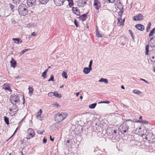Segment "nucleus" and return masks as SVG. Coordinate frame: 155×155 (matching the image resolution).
I'll return each instance as SVG.
<instances>
[{
    "label": "nucleus",
    "instance_id": "nucleus-44",
    "mask_svg": "<svg viewBox=\"0 0 155 155\" xmlns=\"http://www.w3.org/2000/svg\"><path fill=\"white\" fill-rule=\"evenodd\" d=\"M18 127L16 129V130H15V132L14 133V134H13L8 139V140H7V141H8L9 140V139L10 138H11L16 133V131H17V130H18Z\"/></svg>",
    "mask_w": 155,
    "mask_h": 155
},
{
    "label": "nucleus",
    "instance_id": "nucleus-35",
    "mask_svg": "<svg viewBox=\"0 0 155 155\" xmlns=\"http://www.w3.org/2000/svg\"><path fill=\"white\" fill-rule=\"evenodd\" d=\"M48 0H40V2L41 4H45L47 3Z\"/></svg>",
    "mask_w": 155,
    "mask_h": 155
},
{
    "label": "nucleus",
    "instance_id": "nucleus-15",
    "mask_svg": "<svg viewBox=\"0 0 155 155\" xmlns=\"http://www.w3.org/2000/svg\"><path fill=\"white\" fill-rule=\"evenodd\" d=\"M135 28L139 30L143 31L144 29V26L140 24L136 25H135Z\"/></svg>",
    "mask_w": 155,
    "mask_h": 155
},
{
    "label": "nucleus",
    "instance_id": "nucleus-49",
    "mask_svg": "<svg viewBox=\"0 0 155 155\" xmlns=\"http://www.w3.org/2000/svg\"><path fill=\"white\" fill-rule=\"evenodd\" d=\"M36 35V34L35 32H33L31 34V35L33 36H35Z\"/></svg>",
    "mask_w": 155,
    "mask_h": 155
},
{
    "label": "nucleus",
    "instance_id": "nucleus-39",
    "mask_svg": "<svg viewBox=\"0 0 155 155\" xmlns=\"http://www.w3.org/2000/svg\"><path fill=\"white\" fill-rule=\"evenodd\" d=\"M74 23L75 25L76 26V27H78L79 25L78 22H77L76 19H74Z\"/></svg>",
    "mask_w": 155,
    "mask_h": 155
},
{
    "label": "nucleus",
    "instance_id": "nucleus-55",
    "mask_svg": "<svg viewBox=\"0 0 155 155\" xmlns=\"http://www.w3.org/2000/svg\"><path fill=\"white\" fill-rule=\"evenodd\" d=\"M139 118L140 120H142V116H140Z\"/></svg>",
    "mask_w": 155,
    "mask_h": 155
},
{
    "label": "nucleus",
    "instance_id": "nucleus-7",
    "mask_svg": "<svg viewBox=\"0 0 155 155\" xmlns=\"http://www.w3.org/2000/svg\"><path fill=\"white\" fill-rule=\"evenodd\" d=\"M87 1V0H78L77 5L79 8L83 7L86 4Z\"/></svg>",
    "mask_w": 155,
    "mask_h": 155
},
{
    "label": "nucleus",
    "instance_id": "nucleus-27",
    "mask_svg": "<svg viewBox=\"0 0 155 155\" xmlns=\"http://www.w3.org/2000/svg\"><path fill=\"white\" fill-rule=\"evenodd\" d=\"M4 120L5 122L7 125H8L9 124V118L8 117L6 116H5L4 117Z\"/></svg>",
    "mask_w": 155,
    "mask_h": 155
},
{
    "label": "nucleus",
    "instance_id": "nucleus-46",
    "mask_svg": "<svg viewBox=\"0 0 155 155\" xmlns=\"http://www.w3.org/2000/svg\"><path fill=\"white\" fill-rule=\"evenodd\" d=\"M152 136V134H147V135L146 136V139H147L148 138V136Z\"/></svg>",
    "mask_w": 155,
    "mask_h": 155
},
{
    "label": "nucleus",
    "instance_id": "nucleus-1",
    "mask_svg": "<svg viewBox=\"0 0 155 155\" xmlns=\"http://www.w3.org/2000/svg\"><path fill=\"white\" fill-rule=\"evenodd\" d=\"M68 116L66 112H62L56 114L54 117L55 121L58 123H60L64 120Z\"/></svg>",
    "mask_w": 155,
    "mask_h": 155
},
{
    "label": "nucleus",
    "instance_id": "nucleus-9",
    "mask_svg": "<svg viewBox=\"0 0 155 155\" xmlns=\"http://www.w3.org/2000/svg\"><path fill=\"white\" fill-rule=\"evenodd\" d=\"M120 127H122L121 130L123 131L124 133L127 131L129 129V127L126 122H123L122 125L120 126Z\"/></svg>",
    "mask_w": 155,
    "mask_h": 155
},
{
    "label": "nucleus",
    "instance_id": "nucleus-61",
    "mask_svg": "<svg viewBox=\"0 0 155 155\" xmlns=\"http://www.w3.org/2000/svg\"><path fill=\"white\" fill-rule=\"evenodd\" d=\"M126 121H132V120L131 119H128L126 120Z\"/></svg>",
    "mask_w": 155,
    "mask_h": 155
},
{
    "label": "nucleus",
    "instance_id": "nucleus-14",
    "mask_svg": "<svg viewBox=\"0 0 155 155\" xmlns=\"http://www.w3.org/2000/svg\"><path fill=\"white\" fill-rule=\"evenodd\" d=\"M149 44L151 47H155V36L152 37L150 39Z\"/></svg>",
    "mask_w": 155,
    "mask_h": 155
},
{
    "label": "nucleus",
    "instance_id": "nucleus-32",
    "mask_svg": "<svg viewBox=\"0 0 155 155\" xmlns=\"http://www.w3.org/2000/svg\"><path fill=\"white\" fill-rule=\"evenodd\" d=\"M151 26V22H150L148 23V25L147 27L146 31L147 32H148L149 30L150 29Z\"/></svg>",
    "mask_w": 155,
    "mask_h": 155
},
{
    "label": "nucleus",
    "instance_id": "nucleus-56",
    "mask_svg": "<svg viewBox=\"0 0 155 155\" xmlns=\"http://www.w3.org/2000/svg\"><path fill=\"white\" fill-rule=\"evenodd\" d=\"M92 62H93V61H92V60H91L90 61V63H89V64L92 65Z\"/></svg>",
    "mask_w": 155,
    "mask_h": 155
},
{
    "label": "nucleus",
    "instance_id": "nucleus-21",
    "mask_svg": "<svg viewBox=\"0 0 155 155\" xmlns=\"http://www.w3.org/2000/svg\"><path fill=\"white\" fill-rule=\"evenodd\" d=\"M12 40L14 41L15 43L17 44L21 43L22 41L19 38H13Z\"/></svg>",
    "mask_w": 155,
    "mask_h": 155
},
{
    "label": "nucleus",
    "instance_id": "nucleus-41",
    "mask_svg": "<svg viewBox=\"0 0 155 155\" xmlns=\"http://www.w3.org/2000/svg\"><path fill=\"white\" fill-rule=\"evenodd\" d=\"M96 35L98 37H102V35L101 34H100L98 31L96 32Z\"/></svg>",
    "mask_w": 155,
    "mask_h": 155
},
{
    "label": "nucleus",
    "instance_id": "nucleus-62",
    "mask_svg": "<svg viewBox=\"0 0 155 155\" xmlns=\"http://www.w3.org/2000/svg\"><path fill=\"white\" fill-rule=\"evenodd\" d=\"M100 103H104V101H102L100 102Z\"/></svg>",
    "mask_w": 155,
    "mask_h": 155
},
{
    "label": "nucleus",
    "instance_id": "nucleus-59",
    "mask_svg": "<svg viewBox=\"0 0 155 155\" xmlns=\"http://www.w3.org/2000/svg\"><path fill=\"white\" fill-rule=\"evenodd\" d=\"M114 133L115 134H116V133H117V130H114Z\"/></svg>",
    "mask_w": 155,
    "mask_h": 155
},
{
    "label": "nucleus",
    "instance_id": "nucleus-40",
    "mask_svg": "<svg viewBox=\"0 0 155 155\" xmlns=\"http://www.w3.org/2000/svg\"><path fill=\"white\" fill-rule=\"evenodd\" d=\"M45 132L44 130H43L42 131H41L40 130H38L37 131L38 134H42L43 132Z\"/></svg>",
    "mask_w": 155,
    "mask_h": 155
},
{
    "label": "nucleus",
    "instance_id": "nucleus-50",
    "mask_svg": "<svg viewBox=\"0 0 155 155\" xmlns=\"http://www.w3.org/2000/svg\"><path fill=\"white\" fill-rule=\"evenodd\" d=\"M140 80L144 81V82H146L147 83H148L147 81H146L145 80H144V79H143L142 78H140Z\"/></svg>",
    "mask_w": 155,
    "mask_h": 155
},
{
    "label": "nucleus",
    "instance_id": "nucleus-10",
    "mask_svg": "<svg viewBox=\"0 0 155 155\" xmlns=\"http://www.w3.org/2000/svg\"><path fill=\"white\" fill-rule=\"evenodd\" d=\"M72 11L73 14L77 16H80V12L79 9L77 7H73L72 8Z\"/></svg>",
    "mask_w": 155,
    "mask_h": 155
},
{
    "label": "nucleus",
    "instance_id": "nucleus-53",
    "mask_svg": "<svg viewBox=\"0 0 155 155\" xmlns=\"http://www.w3.org/2000/svg\"><path fill=\"white\" fill-rule=\"evenodd\" d=\"M91 65H92L90 64H89V68H89L91 70V69H92Z\"/></svg>",
    "mask_w": 155,
    "mask_h": 155
},
{
    "label": "nucleus",
    "instance_id": "nucleus-54",
    "mask_svg": "<svg viewBox=\"0 0 155 155\" xmlns=\"http://www.w3.org/2000/svg\"><path fill=\"white\" fill-rule=\"evenodd\" d=\"M50 140L52 141H53L54 140V138H52V137H51V135H50Z\"/></svg>",
    "mask_w": 155,
    "mask_h": 155
},
{
    "label": "nucleus",
    "instance_id": "nucleus-47",
    "mask_svg": "<svg viewBox=\"0 0 155 155\" xmlns=\"http://www.w3.org/2000/svg\"><path fill=\"white\" fill-rule=\"evenodd\" d=\"M47 141V140L45 138H44L43 139V143H46Z\"/></svg>",
    "mask_w": 155,
    "mask_h": 155
},
{
    "label": "nucleus",
    "instance_id": "nucleus-20",
    "mask_svg": "<svg viewBox=\"0 0 155 155\" xmlns=\"http://www.w3.org/2000/svg\"><path fill=\"white\" fill-rule=\"evenodd\" d=\"M10 63L11 64V66L12 67L14 68L15 67L16 64V62L13 59V58H12L11 61H10Z\"/></svg>",
    "mask_w": 155,
    "mask_h": 155
},
{
    "label": "nucleus",
    "instance_id": "nucleus-16",
    "mask_svg": "<svg viewBox=\"0 0 155 155\" xmlns=\"http://www.w3.org/2000/svg\"><path fill=\"white\" fill-rule=\"evenodd\" d=\"M87 13L85 14H84L78 17V18H79V20L82 21H85L86 20L87 18Z\"/></svg>",
    "mask_w": 155,
    "mask_h": 155
},
{
    "label": "nucleus",
    "instance_id": "nucleus-11",
    "mask_svg": "<svg viewBox=\"0 0 155 155\" xmlns=\"http://www.w3.org/2000/svg\"><path fill=\"white\" fill-rule=\"evenodd\" d=\"M143 19V16L141 14H139L137 15L134 16L133 18V19L135 21H140Z\"/></svg>",
    "mask_w": 155,
    "mask_h": 155
},
{
    "label": "nucleus",
    "instance_id": "nucleus-57",
    "mask_svg": "<svg viewBox=\"0 0 155 155\" xmlns=\"http://www.w3.org/2000/svg\"><path fill=\"white\" fill-rule=\"evenodd\" d=\"M23 104H24L25 103V97H24V95H23Z\"/></svg>",
    "mask_w": 155,
    "mask_h": 155
},
{
    "label": "nucleus",
    "instance_id": "nucleus-48",
    "mask_svg": "<svg viewBox=\"0 0 155 155\" xmlns=\"http://www.w3.org/2000/svg\"><path fill=\"white\" fill-rule=\"evenodd\" d=\"M69 3V5L70 6H71L73 5V3H70L69 2V1H68Z\"/></svg>",
    "mask_w": 155,
    "mask_h": 155
},
{
    "label": "nucleus",
    "instance_id": "nucleus-29",
    "mask_svg": "<svg viewBox=\"0 0 155 155\" xmlns=\"http://www.w3.org/2000/svg\"><path fill=\"white\" fill-rule=\"evenodd\" d=\"M149 46L148 45H147L145 47V50H146V52H145V54L146 55H147L148 54V53L149 51Z\"/></svg>",
    "mask_w": 155,
    "mask_h": 155
},
{
    "label": "nucleus",
    "instance_id": "nucleus-37",
    "mask_svg": "<svg viewBox=\"0 0 155 155\" xmlns=\"http://www.w3.org/2000/svg\"><path fill=\"white\" fill-rule=\"evenodd\" d=\"M30 49H25L21 51V52L20 53V54L21 55H22V54H23L26 51L29 50Z\"/></svg>",
    "mask_w": 155,
    "mask_h": 155
},
{
    "label": "nucleus",
    "instance_id": "nucleus-31",
    "mask_svg": "<svg viewBox=\"0 0 155 155\" xmlns=\"http://www.w3.org/2000/svg\"><path fill=\"white\" fill-rule=\"evenodd\" d=\"M96 105V103L92 104L89 105V107L90 109H93L95 108Z\"/></svg>",
    "mask_w": 155,
    "mask_h": 155
},
{
    "label": "nucleus",
    "instance_id": "nucleus-43",
    "mask_svg": "<svg viewBox=\"0 0 155 155\" xmlns=\"http://www.w3.org/2000/svg\"><path fill=\"white\" fill-rule=\"evenodd\" d=\"M53 105H54L55 106L57 107H58V106H60L59 105L58 103L56 102L54 103Z\"/></svg>",
    "mask_w": 155,
    "mask_h": 155
},
{
    "label": "nucleus",
    "instance_id": "nucleus-4",
    "mask_svg": "<svg viewBox=\"0 0 155 155\" xmlns=\"http://www.w3.org/2000/svg\"><path fill=\"white\" fill-rule=\"evenodd\" d=\"M10 98L11 102L13 104H16L19 103V97L18 95L12 94Z\"/></svg>",
    "mask_w": 155,
    "mask_h": 155
},
{
    "label": "nucleus",
    "instance_id": "nucleus-36",
    "mask_svg": "<svg viewBox=\"0 0 155 155\" xmlns=\"http://www.w3.org/2000/svg\"><path fill=\"white\" fill-rule=\"evenodd\" d=\"M54 81V77L53 75H51L50 78L48 80V81Z\"/></svg>",
    "mask_w": 155,
    "mask_h": 155
},
{
    "label": "nucleus",
    "instance_id": "nucleus-2",
    "mask_svg": "<svg viewBox=\"0 0 155 155\" xmlns=\"http://www.w3.org/2000/svg\"><path fill=\"white\" fill-rule=\"evenodd\" d=\"M18 12L21 16L26 15L28 13V10L26 5L23 3L20 4L18 7Z\"/></svg>",
    "mask_w": 155,
    "mask_h": 155
},
{
    "label": "nucleus",
    "instance_id": "nucleus-30",
    "mask_svg": "<svg viewBox=\"0 0 155 155\" xmlns=\"http://www.w3.org/2000/svg\"><path fill=\"white\" fill-rule=\"evenodd\" d=\"M62 76L64 78L66 79L67 78H68L67 74L64 71H63L61 74Z\"/></svg>",
    "mask_w": 155,
    "mask_h": 155
},
{
    "label": "nucleus",
    "instance_id": "nucleus-13",
    "mask_svg": "<svg viewBox=\"0 0 155 155\" xmlns=\"http://www.w3.org/2000/svg\"><path fill=\"white\" fill-rule=\"evenodd\" d=\"M125 19L122 20L120 18H118V22H117V25L121 27H122L124 25Z\"/></svg>",
    "mask_w": 155,
    "mask_h": 155
},
{
    "label": "nucleus",
    "instance_id": "nucleus-52",
    "mask_svg": "<svg viewBox=\"0 0 155 155\" xmlns=\"http://www.w3.org/2000/svg\"><path fill=\"white\" fill-rule=\"evenodd\" d=\"M129 31L130 33V34L131 35V36H132L133 33H132V31H131V30H129Z\"/></svg>",
    "mask_w": 155,
    "mask_h": 155
},
{
    "label": "nucleus",
    "instance_id": "nucleus-45",
    "mask_svg": "<svg viewBox=\"0 0 155 155\" xmlns=\"http://www.w3.org/2000/svg\"><path fill=\"white\" fill-rule=\"evenodd\" d=\"M10 7L11 8V10L13 11V8L14 7V6L12 4H10Z\"/></svg>",
    "mask_w": 155,
    "mask_h": 155
},
{
    "label": "nucleus",
    "instance_id": "nucleus-6",
    "mask_svg": "<svg viewBox=\"0 0 155 155\" xmlns=\"http://www.w3.org/2000/svg\"><path fill=\"white\" fill-rule=\"evenodd\" d=\"M93 6L97 10H99L101 7V4L100 0H94Z\"/></svg>",
    "mask_w": 155,
    "mask_h": 155
},
{
    "label": "nucleus",
    "instance_id": "nucleus-58",
    "mask_svg": "<svg viewBox=\"0 0 155 155\" xmlns=\"http://www.w3.org/2000/svg\"><path fill=\"white\" fill-rule=\"evenodd\" d=\"M79 94V92L77 93L76 94V95L77 97H78Z\"/></svg>",
    "mask_w": 155,
    "mask_h": 155
},
{
    "label": "nucleus",
    "instance_id": "nucleus-8",
    "mask_svg": "<svg viewBox=\"0 0 155 155\" xmlns=\"http://www.w3.org/2000/svg\"><path fill=\"white\" fill-rule=\"evenodd\" d=\"M2 88L5 91H7L11 92L12 91L11 88L10 84L9 83H5L2 86Z\"/></svg>",
    "mask_w": 155,
    "mask_h": 155
},
{
    "label": "nucleus",
    "instance_id": "nucleus-5",
    "mask_svg": "<svg viewBox=\"0 0 155 155\" xmlns=\"http://www.w3.org/2000/svg\"><path fill=\"white\" fill-rule=\"evenodd\" d=\"M10 112L9 114L11 116H13L16 114L18 111V107L16 105H13L12 108H10L9 109Z\"/></svg>",
    "mask_w": 155,
    "mask_h": 155
},
{
    "label": "nucleus",
    "instance_id": "nucleus-26",
    "mask_svg": "<svg viewBox=\"0 0 155 155\" xmlns=\"http://www.w3.org/2000/svg\"><path fill=\"white\" fill-rule=\"evenodd\" d=\"M133 92L134 94H137L138 95H140L142 93V92H141L140 91L135 89L133 91Z\"/></svg>",
    "mask_w": 155,
    "mask_h": 155
},
{
    "label": "nucleus",
    "instance_id": "nucleus-63",
    "mask_svg": "<svg viewBox=\"0 0 155 155\" xmlns=\"http://www.w3.org/2000/svg\"><path fill=\"white\" fill-rule=\"evenodd\" d=\"M63 87V85H62V86H61L60 87L61 88H62Z\"/></svg>",
    "mask_w": 155,
    "mask_h": 155
},
{
    "label": "nucleus",
    "instance_id": "nucleus-17",
    "mask_svg": "<svg viewBox=\"0 0 155 155\" xmlns=\"http://www.w3.org/2000/svg\"><path fill=\"white\" fill-rule=\"evenodd\" d=\"M36 0H27V4L29 6H32L35 4Z\"/></svg>",
    "mask_w": 155,
    "mask_h": 155
},
{
    "label": "nucleus",
    "instance_id": "nucleus-3",
    "mask_svg": "<svg viewBox=\"0 0 155 155\" xmlns=\"http://www.w3.org/2000/svg\"><path fill=\"white\" fill-rule=\"evenodd\" d=\"M26 138L30 140L35 136V131L31 128H28L26 132Z\"/></svg>",
    "mask_w": 155,
    "mask_h": 155
},
{
    "label": "nucleus",
    "instance_id": "nucleus-23",
    "mask_svg": "<svg viewBox=\"0 0 155 155\" xmlns=\"http://www.w3.org/2000/svg\"><path fill=\"white\" fill-rule=\"evenodd\" d=\"M91 70L88 68L86 67L84 68L83 72L85 74H87L89 73Z\"/></svg>",
    "mask_w": 155,
    "mask_h": 155
},
{
    "label": "nucleus",
    "instance_id": "nucleus-19",
    "mask_svg": "<svg viewBox=\"0 0 155 155\" xmlns=\"http://www.w3.org/2000/svg\"><path fill=\"white\" fill-rule=\"evenodd\" d=\"M42 112V111L41 109H40L39 111L38 112L37 114L36 115V117L37 118L40 120H42V119H41V115Z\"/></svg>",
    "mask_w": 155,
    "mask_h": 155
},
{
    "label": "nucleus",
    "instance_id": "nucleus-22",
    "mask_svg": "<svg viewBox=\"0 0 155 155\" xmlns=\"http://www.w3.org/2000/svg\"><path fill=\"white\" fill-rule=\"evenodd\" d=\"M135 122L145 124H147L148 123V122L146 120H136L135 121Z\"/></svg>",
    "mask_w": 155,
    "mask_h": 155
},
{
    "label": "nucleus",
    "instance_id": "nucleus-18",
    "mask_svg": "<svg viewBox=\"0 0 155 155\" xmlns=\"http://www.w3.org/2000/svg\"><path fill=\"white\" fill-rule=\"evenodd\" d=\"M150 57L151 61L155 62V52L151 53L150 54Z\"/></svg>",
    "mask_w": 155,
    "mask_h": 155
},
{
    "label": "nucleus",
    "instance_id": "nucleus-28",
    "mask_svg": "<svg viewBox=\"0 0 155 155\" xmlns=\"http://www.w3.org/2000/svg\"><path fill=\"white\" fill-rule=\"evenodd\" d=\"M99 82H104L106 83H107L108 81L107 80L106 78H101L99 80Z\"/></svg>",
    "mask_w": 155,
    "mask_h": 155
},
{
    "label": "nucleus",
    "instance_id": "nucleus-51",
    "mask_svg": "<svg viewBox=\"0 0 155 155\" xmlns=\"http://www.w3.org/2000/svg\"><path fill=\"white\" fill-rule=\"evenodd\" d=\"M110 103V101H104V103L109 104Z\"/></svg>",
    "mask_w": 155,
    "mask_h": 155
},
{
    "label": "nucleus",
    "instance_id": "nucleus-38",
    "mask_svg": "<svg viewBox=\"0 0 155 155\" xmlns=\"http://www.w3.org/2000/svg\"><path fill=\"white\" fill-rule=\"evenodd\" d=\"M54 92H50L49 93H48V95L49 97L54 96Z\"/></svg>",
    "mask_w": 155,
    "mask_h": 155
},
{
    "label": "nucleus",
    "instance_id": "nucleus-42",
    "mask_svg": "<svg viewBox=\"0 0 155 155\" xmlns=\"http://www.w3.org/2000/svg\"><path fill=\"white\" fill-rule=\"evenodd\" d=\"M115 0H105V1L108 3H113Z\"/></svg>",
    "mask_w": 155,
    "mask_h": 155
},
{
    "label": "nucleus",
    "instance_id": "nucleus-25",
    "mask_svg": "<svg viewBox=\"0 0 155 155\" xmlns=\"http://www.w3.org/2000/svg\"><path fill=\"white\" fill-rule=\"evenodd\" d=\"M155 33V28H153V29H152L150 32L149 34V36L150 37L152 36H153L154 33Z\"/></svg>",
    "mask_w": 155,
    "mask_h": 155
},
{
    "label": "nucleus",
    "instance_id": "nucleus-60",
    "mask_svg": "<svg viewBox=\"0 0 155 155\" xmlns=\"http://www.w3.org/2000/svg\"><path fill=\"white\" fill-rule=\"evenodd\" d=\"M121 88L123 89H125L123 85L121 86Z\"/></svg>",
    "mask_w": 155,
    "mask_h": 155
},
{
    "label": "nucleus",
    "instance_id": "nucleus-12",
    "mask_svg": "<svg viewBox=\"0 0 155 155\" xmlns=\"http://www.w3.org/2000/svg\"><path fill=\"white\" fill-rule=\"evenodd\" d=\"M66 0H54V3L56 6H60L63 5L64 2ZM69 1V0H66Z\"/></svg>",
    "mask_w": 155,
    "mask_h": 155
},
{
    "label": "nucleus",
    "instance_id": "nucleus-24",
    "mask_svg": "<svg viewBox=\"0 0 155 155\" xmlns=\"http://www.w3.org/2000/svg\"><path fill=\"white\" fill-rule=\"evenodd\" d=\"M54 96H55L58 98H60L62 97V95L61 94H59L57 91H55L54 93Z\"/></svg>",
    "mask_w": 155,
    "mask_h": 155
},
{
    "label": "nucleus",
    "instance_id": "nucleus-64",
    "mask_svg": "<svg viewBox=\"0 0 155 155\" xmlns=\"http://www.w3.org/2000/svg\"><path fill=\"white\" fill-rule=\"evenodd\" d=\"M80 99H82V96H81L80 97Z\"/></svg>",
    "mask_w": 155,
    "mask_h": 155
},
{
    "label": "nucleus",
    "instance_id": "nucleus-34",
    "mask_svg": "<svg viewBox=\"0 0 155 155\" xmlns=\"http://www.w3.org/2000/svg\"><path fill=\"white\" fill-rule=\"evenodd\" d=\"M48 71V70H46L45 71L42 73V76L44 78H45L46 77V73Z\"/></svg>",
    "mask_w": 155,
    "mask_h": 155
},
{
    "label": "nucleus",
    "instance_id": "nucleus-33",
    "mask_svg": "<svg viewBox=\"0 0 155 155\" xmlns=\"http://www.w3.org/2000/svg\"><path fill=\"white\" fill-rule=\"evenodd\" d=\"M28 89L29 90V94H32L33 92V89L32 87H30L29 86L28 87Z\"/></svg>",
    "mask_w": 155,
    "mask_h": 155
}]
</instances>
